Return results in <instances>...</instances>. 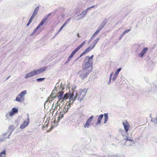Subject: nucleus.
<instances>
[{"label":"nucleus","instance_id":"nucleus-1","mask_svg":"<svg viewBox=\"0 0 157 157\" xmlns=\"http://www.w3.org/2000/svg\"><path fill=\"white\" fill-rule=\"evenodd\" d=\"M92 64L93 63H91V61L90 60L85 59L84 63L82 65L83 70L90 73L92 71Z\"/></svg>","mask_w":157,"mask_h":157},{"label":"nucleus","instance_id":"nucleus-2","mask_svg":"<svg viewBox=\"0 0 157 157\" xmlns=\"http://www.w3.org/2000/svg\"><path fill=\"white\" fill-rule=\"evenodd\" d=\"M86 40L84 41L81 44L79 45L76 48H75L71 53L69 56V57L65 63H67L70 61L73 56L76 53L80 48H81L84 45L85 43Z\"/></svg>","mask_w":157,"mask_h":157},{"label":"nucleus","instance_id":"nucleus-3","mask_svg":"<svg viewBox=\"0 0 157 157\" xmlns=\"http://www.w3.org/2000/svg\"><path fill=\"white\" fill-rule=\"evenodd\" d=\"M27 93L26 90L22 91L19 95L18 97L16 98V100L18 102H21L25 100V95Z\"/></svg>","mask_w":157,"mask_h":157},{"label":"nucleus","instance_id":"nucleus-4","mask_svg":"<svg viewBox=\"0 0 157 157\" xmlns=\"http://www.w3.org/2000/svg\"><path fill=\"white\" fill-rule=\"evenodd\" d=\"M79 92L80 93L78 95L79 96L78 98V99L81 102L85 97V95L87 92V90L86 89H80Z\"/></svg>","mask_w":157,"mask_h":157},{"label":"nucleus","instance_id":"nucleus-5","mask_svg":"<svg viewBox=\"0 0 157 157\" xmlns=\"http://www.w3.org/2000/svg\"><path fill=\"white\" fill-rule=\"evenodd\" d=\"M39 74V69L34 70L26 74L25 76L26 78H30L32 76L37 75Z\"/></svg>","mask_w":157,"mask_h":157},{"label":"nucleus","instance_id":"nucleus-6","mask_svg":"<svg viewBox=\"0 0 157 157\" xmlns=\"http://www.w3.org/2000/svg\"><path fill=\"white\" fill-rule=\"evenodd\" d=\"M78 96L77 94H76V95L74 96V94L73 93L71 94L70 95V98L68 100V101H67V102L68 103L69 105H71V104H72L75 101V99L77 98Z\"/></svg>","mask_w":157,"mask_h":157},{"label":"nucleus","instance_id":"nucleus-7","mask_svg":"<svg viewBox=\"0 0 157 157\" xmlns=\"http://www.w3.org/2000/svg\"><path fill=\"white\" fill-rule=\"evenodd\" d=\"M90 73L84 70H82L79 72V77L82 79H84Z\"/></svg>","mask_w":157,"mask_h":157},{"label":"nucleus","instance_id":"nucleus-8","mask_svg":"<svg viewBox=\"0 0 157 157\" xmlns=\"http://www.w3.org/2000/svg\"><path fill=\"white\" fill-rule=\"evenodd\" d=\"M71 93H67L65 94L63 97H62L59 100V101L61 102H63V104L64 103V101L68 99V98H70V95H71Z\"/></svg>","mask_w":157,"mask_h":157},{"label":"nucleus","instance_id":"nucleus-9","mask_svg":"<svg viewBox=\"0 0 157 157\" xmlns=\"http://www.w3.org/2000/svg\"><path fill=\"white\" fill-rule=\"evenodd\" d=\"M27 119L22 124L21 126H20V128L21 129H23L25 128L26 127H27L28 125L29 122V115L28 114L27 115Z\"/></svg>","mask_w":157,"mask_h":157},{"label":"nucleus","instance_id":"nucleus-10","mask_svg":"<svg viewBox=\"0 0 157 157\" xmlns=\"http://www.w3.org/2000/svg\"><path fill=\"white\" fill-rule=\"evenodd\" d=\"M87 12L86 10H83L79 15L76 17V19L77 20L82 19L86 15Z\"/></svg>","mask_w":157,"mask_h":157},{"label":"nucleus","instance_id":"nucleus-11","mask_svg":"<svg viewBox=\"0 0 157 157\" xmlns=\"http://www.w3.org/2000/svg\"><path fill=\"white\" fill-rule=\"evenodd\" d=\"M93 117V116H92L88 119L86 124L84 125V127L85 128H88L89 127Z\"/></svg>","mask_w":157,"mask_h":157},{"label":"nucleus","instance_id":"nucleus-12","mask_svg":"<svg viewBox=\"0 0 157 157\" xmlns=\"http://www.w3.org/2000/svg\"><path fill=\"white\" fill-rule=\"evenodd\" d=\"M87 2L85 0H82L78 3V6L79 7L82 8L85 6V5L86 4Z\"/></svg>","mask_w":157,"mask_h":157},{"label":"nucleus","instance_id":"nucleus-13","mask_svg":"<svg viewBox=\"0 0 157 157\" xmlns=\"http://www.w3.org/2000/svg\"><path fill=\"white\" fill-rule=\"evenodd\" d=\"M122 124L124 127L125 132H127L129 128V126L128 123L127 121H125L123 122Z\"/></svg>","mask_w":157,"mask_h":157},{"label":"nucleus","instance_id":"nucleus-14","mask_svg":"<svg viewBox=\"0 0 157 157\" xmlns=\"http://www.w3.org/2000/svg\"><path fill=\"white\" fill-rule=\"evenodd\" d=\"M67 104V102L66 103L65 105L64 106V109L62 110V111H61L62 112L64 113H65L67 112L68 109L71 107L70 105H69L68 104Z\"/></svg>","mask_w":157,"mask_h":157},{"label":"nucleus","instance_id":"nucleus-15","mask_svg":"<svg viewBox=\"0 0 157 157\" xmlns=\"http://www.w3.org/2000/svg\"><path fill=\"white\" fill-rule=\"evenodd\" d=\"M148 50L147 48H145L141 52L138 54V56L141 57H143L144 54Z\"/></svg>","mask_w":157,"mask_h":157},{"label":"nucleus","instance_id":"nucleus-16","mask_svg":"<svg viewBox=\"0 0 157 157\" xmlns=\"http://www.w3.org/2000/svg\"><path fill=\"white\" fill-rule=\"evenodd\" d=\"M50 14V13H49L48 15L42 19L41 22L40 23V26L42 25L46 21Z\"/></svg>","mask_w":157,"mask_h":157},{"label":"nucleus","instance_id":"nucleus-17","mask_svg":"<svg viewBox=\"0 0 157 157\" xmlns=\"http://www.w3.org/2000/svg\"><path fill=\"white\" fill-rule=\"evenodd\" d=\"M121 68H118L117 71H116L115 74L114 75L113 78H112V80L113 81H115L116 80V77L117 75H118V74H119V72L121 71Z\"/></svg>","mask_w":157,"mask_h":157},{"label":"nucleus","instance_id":"nucleus-18","mask_svg":"<svg viewBox=\"0 0 157 157\" xmlns=\"http://www.w3.org/2000/svg\"><path fill=\"white\" fill-rule=\"evenodd\" d=\"M103 116V114H101L98 117V121L96 123V125H98L100 124L102 118Z\"/></svg>","mask_w":157,"mask_h":157},{"label":"nucleus","instance_id":"nucleus-19","mask_svg":"<svg viewBox=\"0 0 157 157\" xmlns=\"http://www.w3.org/2000/svg\"><path fill=\"white\" fill-rule=\"evenodd\" d=\"M14 130V128L13 127V125H10L9 126V130L8 131L10 130V133L9 134V135H8V138H9L10 136V135L11 133Z\"/></svg>","mask_w":157,"mask_h":157},{"label":"nucleus","instance_id":"nucleus-20","mask_svg":"<svg viewBox=\"0 0 157 157\" xmlns=\"http://www.w3.org/2000/svg\"><path fill=\"white\" fill-rule=\"evenodd\" d=\"M94 48L91 45H90V46L88 47L86 49L85 51V52L86 53L89 52L91 50H92Z\"/></svg>","mask_w":157,"mask_h":157},{"label":"nucleus","instance_id":"nucleus-21","mask_svg":"<svg viewBox=\"0 0 157 157\" xmlns=\"http://www.w3.org/2000/svg\"><path fill=\"white\" fill-rule=\"evenodd\" d=\"M64 113L62 112L61 111L60 112V115L58 117V122H59L60 119L63 117V115L64 114Z\"/></svg>","mask_w":157,"mask_h":157},{"label":"nucleus","instance_id":"nucleus-22","mask_svg":"<svg viewBox=\"0 0 157 157\" xmlns=\"http://www.w3.org/2000/svg\"><path fill=\"white\" fill-rule=\"evenodd\" d=\"M93 56V55H92L90 57H89V56H87L85 57V59H86V60H90L91 61V63H93L92 58Z\"/></svg>","mask_w":157,"mask_h":157},{"label":"nucleus","instance_id":"nucleus-23","mask_svg":"<svg viewBox=\"0 0 157 157\" xmlns=\"http://www.w3.org/2000/svg\"><path fill=\"white\" fill-rule=\"evenodd\" d=\"M6 156V151L3 150L0 153V157H5Z\"/></svg>","mask_w":157,"mask_h":157},{"label":"nucleus","instance_id":"nucleus-24","mask_svg":"<svg viewBox=\"0 0 157 157\" xmlns=\"http://www.w3.org/2000/svg\"><path fill=\"white\" fill-rule=\"evenodd\" d=\"M63 94V92L62 91H60L58 93V98L59 100L60 99V98L62 97V96Z\"/></svg>","mask_w":157,"mask_h":157},{"label":"nucleus","instance_id":"nucleus-25","mask_svg":"<svg viewBox=\"0 0 157 157\" xmlns=\"http://www.w3.org/2000/svg\"><path fill=\"white\" fill-rule=\"evenodd\" d=\"M104 117H105V119H104V123L105 124L107 122V121L108 120V114L107 113L104 114Z\"/></svg>","mask_w":157,"mask_h":157},{"label":"nucleus","instance_id":"nucleus-26","mask_svg":"<svg viewBox=\"0 0 157 157\" xmlns=\"http://www.w3.org/2000/svg\"><path fill=\"white\" fill-rule=\"evenodd\" d=\"M95 7H97L96 6H92L90 7H87L85 10H90L91 9H92V10L93 9H95Z\"/></svg>","mask_w":157,"mask_h":157},{"label":"nucleus","instance_id":"nucleus-27","mask_svg":"<svg viewBox=\"0 0 157 157\" xmlns=\"http://www.w3.org/2000/svg\"><path fill=\"white\" fill-rule=\"evenodd\" d=\"M46 69V67H43L40 68V73H42L45 71Z\"/></svg>","mask_w":157,"mask_h":157},{"label":"nucleus","instance_id":"nucleus-28","mask_svg":"<svg viewBox=\"0 0 157 157\" xmlns=\"http://www.w3.org/2000/svg\"><path fill=\"white\" fill-rule=\"evenodd\" d=\"M12 112L14 113V114H15V113H17L18 109H17V108H13L12 109Z\"/></svg>","mask_w":157,"mask_h":157},{"label":"nucleus","instance_id":"nucleus-29","mask_svg":"<svg viewBox=\"0 0 157 157\" xmlns=\"http://www.w3.org/2000/svg\"><path fill=\"white\" fill-rule=\"evenodd\" d=\"M99 31H99L98 29H97L96 32L91 37V38H92L93 36H94L95 35H97V34L99 32Z\"/></svg>","mask_w":157,"mask_h":157},{"label":"nucleus","instance_id":"nucleus-30","mask_svg":"<svg viewBox=\"0 0 157 157\" xmlns=\"http://www.w3.org/2000/svg\"><path fill=\"white\" fill-rule=\"evenodd\" d=\"M36 10H34V13L32 14L31 17L32 18H33V19L34 18L36 14L37 13V12H36Z\"/></svg>","mask_w":157,"mask_h":157},{"label":"nucleus","instance_id":"nucleus-31","mask_svg":"<svg viewBox=\"0 0 157 157\" xmlns=\"http://www.w3.org/2000/svg\"><path fill=\"white\" fill-rule=\"evenodd\" d=\"M39 28V24L37 26V27L34 30L33 32L36 34V31Z\"/></svg>","mask_w":157,"mask_h":157},{"label":"nucleus","instance_id":"nucleus-32","mask_svg":"<svg viewBox=\"0 0 157 157\" xmlns=\"http://www.w3.org/2000/svg\"><path fill=\"white\" fill-rule=\"evenodd\" d=\"M71 18H69L65 22L64 24H63L65 26L67 23L70 21Z\"/></svg>","mask_w":157,"mask_h":157},{"label":"nucleus","instance_id":"nucleus-33","mask_svg":"<svg viewBox=\"0 0 157 157\" xmlns=\"http://www.w3.org/2000/svg\"><path fill=\"white\" fill-rule=\"evenodd\" d=\"M151 121L155 123H157V117L154 119H152L151 120Z\"/></svg>","mask_w":157,"mask_h":157},{"label":"nucleus","instance_id":"nucleus-34","mask_svg":"<svg viewBox=\"0 0 157 157\" xmlns=\"http://www.w3.org/2000/svg\"><path fill=\"white\" fill-rule=\"evenodd\" d=\"M9 113V115L10 117L13 116L15 114L14 113L12 112V110L10 112H9L8 113Z\"/></svg>","mask_w":157,"mask_h":157},{"label":"nucleus","instance_id":"nucleus-35","mask_svg":"<svg viewBox=\"0 0 157 157\" xmlns=\"http://www.w3.org/2000/svg\"><path fill=\"white\" fill-rule=\"evenodd\" d=\"M105 24V21H103L100 25L101 26H102L103 27L104 26Z\"/></svg>","mask_w":157,"mask_h":157},{"label":"nucleus","instance_id":"nucleus-36","mask_svg":"<svg viewBox=\"0 0 157 157\" xmlns=\"http://www.w3.org/2000/svg\"><path fill=\"white\" fill-rule=\"evenodd\" d=\"M97 43H96L95 42V41H94L93 42V43H92V44L91 45L94 48L95 47V46L96 44H97Z\"/></svg>","mask_w":157,"mask_h":157},{"label":"nucleus","instance_id":"nucleus-37","mask_svg":"<svg viewBox=\"0 0 157 157\" xmlns=\"http://www.w3.org/2000/svg\"><path fill=\"white\" fill-rule=\"evenodd\" d=\"M45 125H43L42 127V128H45L46 127H47L48 125V123L46 122L45 123Z\"/></svg>","mask_w":157,"mask_h":157},{"label":"nucleus","instance_id":"nucleus-38","mask_svg":"<svg viewBox=\"0 0 157 157\" xmlns=\"http://www.w3.org/2000/svg\"><path fill=\"white\" fill-rule=\"evenodd\" d=\"M130 29H129L128 30H126L123 33L125 34L126 33H128L130 31Z\"/></svg>","mask_w":157,"mask_h":157},{"label":"nucleus","instance_id":"nucleus-39","mask_svg":"<svg viewBox=\"0 0 157 157\" xmlns=\"http://www.w3.org/2000/svg\"><path fill=\"white\" fill-rule=\"evenodd\" d=\"M103 28V27L102 26L100 25V26H99L97 29H98L99 31H100Z\"/></svg>","mask_w":157,"mask_h":157},{"label":"nucleus","instance_id":"nucleus-40","mask_svg":"<svg viewBox=\"0 0 157 157\" xmlns=\"http://www.w3.org/2000/svg\"><path fill=\"white\" fill-rule=\"evenodd\" d=\"M86 53V52H85V51L79 57H81L82 56H83L84 54Z\"/></svg>","mask_w":157,"mask_h":157},{"label":"nucleus","instance_id":"nucleus-41","mask_svg":"<svg viewBox=\"0 0 157 157\" xmlns=\"http://www.w3.org/2000/svg\"><path fill=\"white\" fill-rule=\"evenodd\" d=\"M99 38H98L96 39H95L94 41H95V42L96 43H97L98 42V41H99Z\"/></svg>","mask_w":157,"mask_h":157},{"label":"nucleus","instance_id":"nucleus-42","mask_svg":"<svg viewBox=\"0 0 157 157\" xmlns=\"http://www.w3.org/2000/svg\"><path fill=\"white\" fill-rule=\"evenodd\" d=\"M48 100H46V101H45V103H44V107H45V108H47V107H46V103L48 102Z\"/></svg>","mask_w":157,"mask_h":157},{"label":"nucleus","instance_id":"nucleus-43","mask_svg":"<svg viewBox=\"0 0 157 157\" xmlns=\"http://www.w3.org/2000/svg\"><path fill=\"white\" fill-rule=\"evenodd\" d=\"M44 79H45V78H40V82L42 81H44Z\"/></svg>","mask_w":157,"mask_h":157},{"label":"nucleus","instance_id":"nucleus-44","mask_svg":"<svg viewBox=\"0 0 157 157\" xmlns=\"http://www.w3.org/2000/svg\"><path fill=\"white\" fill-rule=\"evenodd\" d=\"M125 35V34L123 33L121 35L120 37L119 38V39H120L122 37H123L124 35Z\"/></svg>","mask_w":157,"mask_h":157},{"label":"nucleus","instance_id":"nucleus-45","mask_svg":"<svg viewBox=\"0 0 157 157\" xmlns=\"http://www.w3.org/2000/svg\"><path fill=\"white\" fill-rule=\"evenodd\" d=\"M7 134V133H5L4 134H3L2 136H3V137H4Z\"/></svg>","mask_w":157,"mask_h":157},{"label":"nucleus","instance_id":"nucleus-46","mask_svg":"<svg viewBox=\"0 0 157 157\" xmlns=\"http://www.w3.org/2000/svg\"><path fill=\"white\" fill-rule=\"evenodd\" d=\"M56 89V87H55L54 88V90H53V91H52V93H55V91H56V90H55V89Z\"/></svg>","mask_w":157,"mask_h":157},{"label":"nucleus","instance_id":"nucleus-47","mask_svg":"<svg viewBox=\"0 0 157 157\" xmlns=\"http://www.w3.org/2000/svg\"><path fill=\"white\" fill-rule=\"evenodd\" d=\"M35 34L33 32L31 34L30 36H33V35H35Z\"/></svg>","mask_w":157,"mask_h":157},{"label":"nucleus","instance_id":"nucleus-48","mask_svg":"<svg viewBox=\"0 0 157 157\" xmlns=\"http://www.w3.org/2000/svg\"><path fill=\"white\" fill-rule=\"evenodd\" d=\"M32 21L29 19L28 22L29 23L31 24V22H32Z\"/></svg>","mask_w":157,"mask_h":157},{"label":"nucleus","instance_id":"nucleus-49","mask_svg":"<svg viewBox=\"0 0 157 157\" xmlns=\"http://www.w3.org/2000/svg\"><path fill=\"white\" fill-rule=\"evenodd\" d=\"M126 140H131V139L129 138H128V137H127L126 139Z\"/></svg>","mask_w":157,"mask_h":157},{"label":"nucleus","instance_id":"nucleus-50","mask_svg":"<svg viewBox=\"0 0 157 157\" xmlns=\"http://www.w3.org/2000/svg\"><path fill=\"white\" fill-rule=\"evenodd\" d=\"M62 29H61V28H60L59 29L58 32V33H59V32H60V31H61V30H62Z\"/></svg>","mask_w":157,"mask_h":157},{"label":"nucleus","instance_id":"nucleus-51","mask_svg":"<svg viewBox=\"0 0 157 157\" xmlns=\"http://www.w3.org/2000/svg\"><path fill=\"white\" fill-rule=\"evenodd\" d=\"M65 26V25H63L62 26V27H61V29H63L64 27Z\"/></svg>","mask_w":157,"mask_h":157},{"label":"nucleus","instance_id":"nucleus-52","mask_svg":"<svg viewBox=\"0 0 157 157\" xmlns=\"http://www.w3.org/2000/svg\"><path fill=\"white\" fill-rule=\"evenodd\" d=\"M30 23L28 22V24L26 25L28 27L30 25Z\"/></svg>","mask_w":157,"mask_h":157},{"label":"nucleus","instance_id":"nucleus-53","mask_svg":"<svg viewBox=\"0 0 157 157\" xmlns=\"http://www.w3.org/2000/svg\"><path fill=\"white\" fill-rule=\"evenodd\" d=\"M78 58H78L77 59H76L75 60H74L75 62L78 59Z\"/></svg>","mask_w":157,"mask_h":157},{"label":"nucleus","instance_id":"nucleus-54","mask_svg":"<svg viewBox=\"0 0 157 157\" xmlns=\"http://www.w3.org/2000/svg\"><path fill=\"white\" fill-rule=\"evenodd\" d=\"M58 102H57V103H56V104L55 105V107H56L58 105Z\"/></svg>","mask_w":157,"mask_h":157},{"label":"nucleus","instance_id":"nucleus-55","mask_svg":"<svg viewBox=\"0 0 157 157\" xmlns=\"http://www.w3.org/2000/svg\"><path fill=\"white\" fill-rule=\"evenodd\" d=\"M8 114L7 113L6 114V117H7V119H8Z\"/></svg>","mask_w":157,"mask_h":157},{"label":"nucleus","instance_id":"nucleus-56","mask_svg":"<svg viewBox=\"0 0 157 157\" xmlns=\"http://www.w3.org/2000/svg\"><path fill=\"white\" fill-rule=\"evenodd\" d=\"M77 36L78 37H80L79 36V34L78 33L77 34Z\"/></svg>","mask_w":157,"mask_h":157},{"label":"nucleus","instance_id":"nucleus-57","mask_svg":"<svg viewBox=\"0 0 157 157\" xmlns=\"http://www.w3.org/2000/svg\"><path fill=\"white\" fill-rule=\"evenodd\" d=\"M36 80L38 81V82H39V78H38Z\"/></svg>","mask_w":157,"mask_h":157},{"label":"nucleus","instance_id":"nucleus-58","mask_svg":"<svg viewBox=\"0 0 157 157\" xmlns=\"http://www.w3.org/2000/svg\"><path fill=\"white\" fill-rule=\"evenodd\" d=\"M33 18H32L31 17H30V19L31 20H32L33 21Z\"/></svg>","mask_w":157,"mask_h":157},{"label":"nucleus","instance_id":"nucleus-59","mask_svg":"<svg viewBox=\"0 0 157 157\" xmlns=\"http://www.w3.org/2000/svg\"><path fill=\"white\" fill-rule=\"evenodd\" d=\"M111 77H112V76H110V78H109L110 81V80H111Z\"/></svg>","mask_w":157,"mask_h":157},{"label":"nucleus","instance_id":"nucleus-60","mask_svg":"<svg viewBox=\"0 0 157 157\" xmlns=\"http://www.w3.org/2000/svg\"><path fill=\"white\" fill-rule=\"evenodd\" d=\"M113 72L111 73V74L110 75V76H112V75H113Z\"/></svg>","mask_w":157,"mask_h":157},{"label":"nucleus","instance_id":"nucleus-61","mask_svg":"<svg viewBox=\"0 0 157 157\" xmlns=\"http://www.w3.org/2000/svg\"><path fill=\"white\" fill-rule=\"evenodd\" d=\"M42 89V88H40V90H41Z\"/></svg>","mask_w":157,"mask_h":157},{"label":"nucleus","instance_id":"nucleus-62","mask_svg":"<svg viewBox=\"0 0 157 157\" xmlns=\"http://www.w3.org/2000/svg\"><path fill=\"white\" fill-rule=\"evenodd\" d=\"M10 77V76H9L8 77V78H7V79L8 78Z\"/></svg>","mask_w":157,"mask_h":157},{"label":"nucleus","instance_id":"nucleus-63","mask_svg":"<svg viewBox=\"0 0 157 157\" xmlns=\"http://www.w3.org/2000/svg\"><path fill=\"white\" fill-rule=\"evenodd\" d=\"M1 140V141H3V140Z\"/></svg>","mask_w":157,"mask_h":157},{"label":"nucleus","instance_id":"nucleus-64","mask_svg":"<svg viewBox=\"0 0 157 157\" xmlns=\"http://www.w3.org/2000/svg\"><path fill=\"white\" fill-rule=\"evenodd\" d=\"M61 87H62V84L61 85Z\"/></svg>","mask_w":157,"mask_h":157}]
</instances>
